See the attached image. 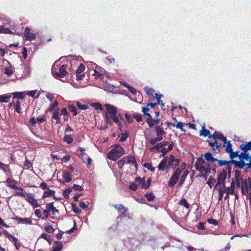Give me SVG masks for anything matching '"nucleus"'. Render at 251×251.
<instances>
[{
  "mask_svg": "<svg viewBox=\"0 0 251 251\" xmlns=\"http://www.w3.org/2000/svg\"><path fill=\"white\" fill-rule=\"evenodd\" d=\"M105 107L106 108V111L105 112L106 123L107 125L112 126L113 125V122L118 123V116L117 115V108L114 106L108 103L105 104Z\"/></svg>",
  "mask_w": 251,
  "mask_h": 251,
  "instance_id": "1",
  "label": "nucleus"
},
{
  "mask_svg": "<svg viewBox=\"0 0 251 251\" xmlns=\"http://www.w3.org/2000/svg\"><path fill=\"white\" fill-rule=\"evenodd\" d=\"M195 167L197 171L200 172L201 175L200 176H202L206 179L208 174L211 172V167L209 163H206L202 157H200L195 164Z\"/></svg>",
  "mask_w": 251,
  "mask_h": 251,
  "instance_id": "2",
  "label": "nucleus"
},
{
  "mask_svg": "<svg viewBox=\"0 0 251 251\" xmlns=\"http://www.w3.org/2000/svg\"><path fill=\"white\" fill-rule=\"evenodd\" d=\"M56 63L57 61L54 63L52 67L51 74L54 77L56 78L63 77L68 73L69 66L67 64L58 66Z\"/></svg>",
  "mask_w": 251,
  "mask_h": 251,
  "instance_id": "3",
  "label": "nucleus"
},
{
  "mask_svg": "<svg viewBox=\"0 0 251 251\" xmlns=\"http://www.w3.org/2000/svg\"><path fill=\"white\" fill-rule=\"evenodd\" d=\"M125 152L123 147L117 144L108 153L107 157L115 161L123 156L125 154Z\"/></svg>",
  "mask_w": 251,
  "mask_h": 251,
  "instance_id": "4",
  "label": "nucleus"
},
{
  "mask_svg": "<svg viewBox=\"0 0 251 251\" xmlns=\"http://www.w3.org/2000/svg\"><path fill=\"white\" fill-rule=\"evenodd\" d=\"M240 187L241 188L242 195H249L251 197V178L250 177L244 179Z\"/></svg>",
  "mask_w": 251,
  "mask_h": 251,
  "instance_id": "5",
  "label": "nucleus"
},
{
  "mask_svg": "<svg viewBox=\"0 0 251 251\" xmlns=\"http://www.w3.org/2000/svg\"><path fill=\"white\" fill-rule=\"evenodd\" d=\"M183 170V168H177L174 171L172 176L170 177L168 182V185L169 187H173L177 183Z\"/></svg>",
  "mask_w": 251,
  "mask_h": 251,
  "instance_id": "6",
  "label": "nucleus"
},
{
  "mask_svg": "<svg viewBox=\"0 0 251 251\" xmlns=\"http://www.w3.org/2000/svg\"><path fill=\"white\" fill-rule=\"evenodd\" d=\"M227 176V172L223 169L222 171L218 175L217 182L215 185V188L218 187H225V180Z\"/></svg>",
  "mask_w": 251,
  "mask_h": 251,
  "instance_id": "7",
  "label": "nucleus"
},
{
  "mask_svg": "<svg viewBox=\"0 0 251 251\" xmlns=\"http://www.w3.org/2000/svg\"><path fill=\"white\" fill-rule=\"evenodd\" d=\"M168 164L166 166L167 172H168L171 168L175 169V168L178 165L180 160L175 158L173 154H171L168 159Z\"/></svg>",
  "mask_w": 251,
  "mask_h": 251,
  "instance_id": "8",
  "label": "nucleus"
},
{
  "mask_svg": "<svg viewBox=\"0 0 251 251\" xmlns=\"http://www.w3.org/2000/svg\"><path fill=\"white\" fill-rule=\"evenodd\" d=\"M40 187L44 190H47L46 191H44L43 194L42 196V198L44 199L46 198H48L50 196H52L55 195V191L50 189L49 188L48 185L46 183L43 182H42L40 185Z\"/></svg>",
  "mask_w": 251,
  "mask_h": 251,
  "instance_id": "9",
  "label": "nucleus"
},
{
  "mask_svg": "<svg viewBox=\"0 0 251 251\" xmlns=\"http://www.w3.org/2000/svg\"><path fill=\"white\" fill-rule=\"evenodd\" d=\"M241 172L240 171L236 170L235 171L234 177L233 178L234 182L236 183V186L239 188L240 187L241 184L244 181V179L242 176H241Z\"/></svg>",
  "mask_w": 251,
  "mask_h": 251,
  "instance_id": "10",
  "label": "nucleus"
},
{
  "mask_svg": "<svg viewBox=\"0 0 251 251\" xmlns=\"http://www.w3.org/2000/svg\"><path fill=\"white\" fill-rule=\"evenodd\" d=\"M24 37L26 40L32 41L36 39V34L31 32L29 27H25L24 31Z\"/></svg>",
  "mask_w": 251,
  "mask_h": 251,
  "instance_id": "11",
  "label": "nucleus"
},
{
  "mask_svg": "<svg viewBox=\"0 0 251 251\" xmlns=\"http://www.w3.org/2000/svg\"><path fill=\"white\" fill-rule=\"evenodd\" d=\"M85 69V66L82 63H81L76 69L75 72L76 74V79L78 80L82 79V77L85 76L84 74L81 75L84 71Z\"/></svg>",
  "mask_w": 251,
  "mask_h": 251,
  "instance_id": "12",
  "label": "nucleus"
},
{
  "mask_svg": "<svg viewBox=\"0 0 251 251\" xmlns=\"http://www.w3.org/2000/svg\"><path fill=\"white\" fill-rule=\"evenodd\" d=\"M169 142L168 141H162L160 143H157L155 146L150 148L149 150L151 152L155 151H158L159 149L162 148L164 146H166L168 144Z\"/></svg>",
  "mask_w": 251,
  "mask_h": 251,
  "instance_id": "13",
  "label": "nucleus"
},
{
  "mask_svg": "<svg viewBox=\"0 0 251 251\" xmlns=\"http://www.w3.org/2000/svg\"><path fill=\"white\" fill-rule=\"evenodd\" d=\"M206 142H208L209 145L212 147V150L216 151V153H219L220 151L221 145H219L217 140H215L214 142H212L208 140H207Z\"/></svg>",
  "mask_w": 251,
  "mask_h": 251,
  "instance_id": "14",
  "label": "nucleus"
},
{
  "mask_svg": "<svg viewBox=\"0 0 251 251\" xmlns=\"http://www.w3.org/2000/svg\"><path fill=\"white\" fill-rule=\"evenodd\" d=\"M124 157L128 164L133 165L136 169H137L138 164L136 158L133 155H129Z\"/></svg>",
  "mask_w": 251,
  "mask_h": 251,
  "instance_id": "15",
  "label": "nucleus"
},
{
  "mask_svg": "<svg viewBox=\"0 0 251 251\" xmlns=\"http://www.w3.org/2000/svg\"><path fill=\"white\" fill-rule=\"evenodd\" d=\"M13 219L17 222L18 224L23 223L25 224L31 225L32 224V220L30 218H23L18 216L14 218Z\"/></svg>",
  "mask_w": 251,
  "mask_h": 251,
  "instance_id": "16",
  "label": "nucleus"
},
{
  "mask_svg": "<svg viewBox=\"0 0 251 251\" xmlns=\"http://www.w3.org/2000/svg\"><path fill=\"white\" fill-rule=\"evenodd\" d=\"M146 122L148 124L150 128L152 127L154 125H157L160 123V120L159 119L156 118L155 120H153L152 118V117L150 118H148L146 120Z\"/></svg>",
  "mask_w": 251,
  "mask_h": 251,
  "instance_id": "17",
  "label": "nucleus"
},
{
  "mask_svg": "<svg viewBox=\"0 0 251 251\" xmlns=\"http://www.w3.org/2000/svg\"><path fill=\"white\" fill-rule=\"evenodd\" d=\"M48 212H51L52 215H54L55 213H58L59 211L57 210L53 205V202H50L47 204L46 209Z\"/></svg>",
  "mask_w": 251,
  "mask_h": 251,
  "instance_id": "18",
  "label": "nucleus"
},
{
  "mask_svg": "<svg viewBox=\"0 0 251 251\" xmlns=\"http://www.w3.org/2000/svg\"><path fill=\"white\" fill-rule=\"evenodd\" d=\"M27 197L28 199H26V201L31 204L34 207H39V205L38 204L37 200L35 199L34 198L30 195H27Z\"/></svg>",
  "mask_w": 251,
  "mask_h": 251,
  "instance_id": "19",
  "label": "nucleus"
},
{
  "mask_svg": "<svg viewBox=\"0 0 251 251\" xmlns=\"http://www.w3.org/2000/svg\"><path fill=\"white\" fill-rule=\"evenodd\" d=\"M168 162V157L165 156L164 158L161 161L160 163L158 166V169L159 171H164L166 168V164Z\"/></svg>",
  "mask_w": 251,
  "mask_h": 251,
  "instance_id": "20",
  "label": "nucleus"
},
{
  "mask_svg": "<svg viewBox=\"0 0 251 251\" xmlns=\"http://www.w3.org/2000/svg\"><path fill=\"white\" fill-rule=\"evenodd\" d=\"M154 130L157 137H159L160 139L162 140V135L165 134V132L163 130V128H161L160 126H157L154 127Z\"/></svg>",
  "mask_w": 251,
  "mask_h": 251,
  "instance_id": "21",
  "label": "nucleus"
},
{
  "mask_svg": "<svg viewBox=\"0 0 251 251\" xmlns=\"http://www.w3.org/2000/svg\"><path fill=\"white\" fill-rule=\"evenodd\" d=\"M240 149L244 152H249V151H251V141L245 144H241L240 145Z\"/></svg>",
  "mask_w": 251,
  "mask_h": 251,
  "instance_id": "22",
  "label": "nucleus"
},
{
  "mask_svg": "<svg viewBox=\"0 0 251 251\" xmlns=\"http://www.w3.org/2000/svg\"><path fill=\"white\" fill-rule=\"evenodd\" d=\"M6 182L8 183V186L12 188V189H14V188H17V186H18V183L17 181L10 178H8L7 179H6Z\"/></svg>",
  "mask_w": 251,
  "mask_h": 251,
  "instance_id": "23",
  "label": "nucleus"
},
{
  "mask_svg": "<svg viewBox=\"0 0 251 251\" xmlns=\"http://www.w3.org/2000/svg\"><path fill=\"white\" fill-rule=\"evenodd\" d=\"M62 177L66 183L70 182L72 179L70 173L67 171H64L63 172Z\"/></svg>",
  "mask_w": 251,
  "mask_h": 251,
  "instance_id": "24",
  "label": "nucleus"
},
{
  "mask_svg": "<svg viewBox=\"0 0 251 251\" xmlns=\"http://www.w3.org/2000/svg\"><path fill=\"white\" fill-rule=\"evenodd\" d=\"M52 118L56 120V124H61L60 120L59 118V108H56L53 113Z\"/></svg>",
  "mask_w": 251,
  "mask_h": 251,
  "instance_id": "25",
  "label": "nucleus"
},
{
  "mask_svg": "<svg viewBox=\"0 0 251 251\" xmlns=\"http://www.w3.org/2000/svg\"><path fill=\"white\" fill-rule=\"evenodd\" d=\"M103 89L105 91L112 92L114 90V87L113 85L105 82L103 84Z\"/></svg>",
  "mask_w": 251,
  "mask_h": 251,
  "instance_id": "26",
  "label": "nucleus"
},
{
  "mask_svg": "<svg viewBox=\"0 0 251 251\" xmlns=\"http://www.w3.org/2000/svg\"><path fill=\"white\" fill-rule=\"evenodd\" d=\"M204 156L205 160L207 161L214 162L215 161H216V160H217V158H215L213 157L212 153L210 152L205 153L204 154Z\"/></svg>",
  "mask_w": 251,
  "mask_h": 251,
  "instance_id": "27",
  "label": "nucleus"
},
{
  "mask_svg": "<svg viewBox=\"0 0 251 251\" xmlns=\"http://www.w3.org/2000/svg\"><path fill=\"white\" fill-rule=\"evenodd\" d=\"M15 189H17L18 191L14 192V196H19L22 197H24L25 196V194L23 192L24 189L22 187L17 186V188Z\"/></svg>",
  "mask_w": 251,
  "mask_h": 251,
  "instance_id": "28",
  "label": "nucleus"
},
{
  "mask_svg": "<svg viewBox=\"0 0 251 251\" xmlns=\"http://www.w3.org/2000/svg\"><path fill=\"white\" fill-rule=\"evenodd\" d=\"M13 99H17L19 100H23L25 95L24 92H14L12 94Z\"/></svg>",
  "mask_w": 251,
  "mask_h": 251,
  "instance_id": "29",
  "label": "nucleus"
},
{
  "mask_svg": "<svg viewBox=\"0 0 251 251\" xmlns=\"http://www.w3.org/2000/svg\"><path fill=\"white\" fill-rule=\"evenodd\" d=\"M219 190V198L218 201H220L222 200L223 198L224 193L226 192V188L225 187H218L217 188Z\"/></svg>",
  "mask_w": 251,
  "mask_h": 251,
  "instance_id": "30",
  "label": "nucleus"
},
{
  "mask_svg": "<svg viewBox=\"0 0 251 251\" xmlns=\"http://www.w3.org/2000/svg\"><path fill=\"white\" fill-rule=\"evenodd\" d=\"M114 207L119 211L123 210V211L121 212L122 215H125V213H126L128 210L127 208H126L122 204H115L114 205Z\"/></svg>",
  "mask_w": 251,
  "mask_h": 251,
  "instance_id": "31",
  "label": "nucleus"
},
{
  "mask_svg": "<svg viewBox=\"0 0 251 251\" xmlns=\"http://www.w3.org/2000/svg\"><path fill=\"white\" fill-rule=\"evenodd\" d=\"M200 135L204 137H208L209 138L211 137V134L209 130L205 128L204 126H203L202 129L201 130Z\"/></svg>",
  "mask_w": 251,
  "mask_h": 251,
  "instance_id": "32",
  "label": "nucleus"
},
{
  "mask_svg": "<svg viewBox=\"0 0 251 251\" xmlns=\"http://www.w3.org/2000/svg\"><path fill=\"white\" fill-rule=\"evenodd\" d=\"M60 115L63 116L64 121H67L69 119V113L66 107L62 109L61 110Z\"/></svg>",
  "mask_w": 251,
  "mask_h": 251,
  "instance_id": "33",
  "label": "nucleus"
},
{
  "mask_svg": "<svg viewBox=\"0 0 251 251\" xmlns=\"http://www.w3.org/2000/svg\"><path fill=\"white\" fill-rule=\"evenodd\" d=\"M188 171L186 170L183 172V174L181 176L179 180L178 184L179 186L182 185L184 183L185 178L187 177V176H188Z\"/></svg>",
  "mask_w": 251,
  "mask_h": 251,
  "instance_id": "34",
  "label": "nucleus"
},
{
  "mask_svg": "<svg viewBox=\"0 0 251 251\" xmlns=\"http://www.w3.org/2000/svg\"><path fill=\"white\" fill-rule=\"evenodd\" d=\"M162 96H163V95L162 94L160 95V94H157V93L155 94V97H156V99L157 100V102H156V103H157V104L160 105L161 108L162 109H163V107L164 106L165 104L160 100L161 97Z\"/></svg>",
  "mask_w": 251,
  "mask_h": 251,
  "instance_id": "35",
  "label": "nucleus"
},
{
  "mask_svg": "<svg viewBox=\"0 0 251 251\" xmlns=\"http://www.w3.org/2000/svg\"><path fill=\"white\" fill-rule=\"evenodd\" d=\"M178 204L181 206H183L186 209H189L190 207L189 204L188 203L187 200L185 198H182L179 201Z\"/></svg>",
  "mask_w": 251,
  "mask_h": 251,
  "instance_id": "36",
  "label": "nucleus"
},
{
  "mask_svg": "<svg viewBox=\"0 0 251 251\" xmlns=\"http://www.w3.org/2000/svg\"><path fill=\"white\" fill-rule=\"evenodd\" d=\"M63 141L71 144L74 141V139L71 135L65 134L63 138Z\"/></svg>",
  "mask_w": 251,
  "mask_h": 251,
  "instance_id": "37",
  "label": "nucleus"
},
{
  "mask_svg": "<svg viewBox=\"0 0 251 251\" xmlns=\"http://www.w3.org/2000/svg\"><path fill=\"white\" fill-rule=\"evenodd\" d=\"M13 107L15 108V111L20 114L21 112V103L19 100H17L15 104H13Z\"/></svg>",
  "mask_w": 251,
  "mask_h": 251,
  "instance_id": "38",
  "label": "nucleus"
},
{
  "mask_svg": "<svg viewBox=\"0 0 251 251\" xmlns=\"http://www.w3.org/2000/svg\"><path fill=\"white\" fill-rule=\"evenodd\" d=\"M10 241H11L14 244L17 250L19 249V248L21 247V245L18 242V239L16 237L12 236V237L11 238V240Z\"/></svg>",
  "mask_w": 251,
  "mask_h": 251,
  "instance_id": "39",
  "label": "nucleus"
},
{
  "mask_svg": "<svg viewBox=\"0 0 251 251\" xmlns=\"http://www.w3.org/2000/svg\"><path fill=\"white\" fill-rule=\"evenodd\" d=\"M144 196L149 201H152L155 199V196L152 192L146 193Z\"/></svg>",
  "mask_w": 251,
  "mask_h": 251,
  "instance_id": "40",
  "label": "nucleus"
},
{
  "mask_svg": "<svg viewBox=\"0 0 251 251\" xmlns=\"http://www.w3.org/2000/svg\"><path fill=\"white\" fill-rule=\"evenodd\" d=\"M72 191V188H68L66 189L63 192V196L66 199H69V194Z\"/></svg>",
  "mask_w": 251,
  "mask_h": 251,
  "instance_id": "41",
  "label": "nucleus"
},
{
  "mask_svg": "<svg viewBox=\"0 0 251 251\" xmlns=\"http://www.w3.org/2000/svg\"><path fill=\"white\" fill-rule=\"evenodd\" d=\"M72 210L74 212L77 214H80L81 210L78 208V207L74 203L71 204Z\"/></svg>",
  "mask_w": 251,
  "mask_h": 251,
  "instance_id": "42",
  "label": "nucleus"
},
{
  "mask_svg": "<svg viewBox=\"0 0 251 251\" xmlns=\"http://www.w3.org/2000/svg\"><path fill=\"white\" fill-rule=\"evenodd\" d=\"M0 33L12 34V31L8 28H5L3 26H0Z\"/></svg>",
  "mask_w": 251,
  "mask_h": 251,
  "instance_id": "43",
  "label": "nucleus"
},
{
  "mask_svg": "<svg viewBox=\"0 0 251 251\" xmlns=\"http://www.w3.org/2000/svg\"><path fill=\"white\" fill-rule=\"evenodd\" d=\"M0 169L2 170L4 173L10 172L8 165L1 162H0Z\"/></svg>",
  "mask_w": 251,
  "mask_h": 251,
  "instance_id": "44",
  "label": "nucleus"
},
{
  "mask_svg": "<svg viewBox=\"0 0 251 251\" xmlns=\"http://www.w3.org/2000/svg\"><path fill=\"white\" fill-rule=\"evenodd\" d=\"M223 135V134L217 131H215L213 134H211V137L213 138L215 140H217V139L221 140Z\"/></svg>",
  "mask_w": 251,
  "mask_h": 251,
  "instance_id": "45",
  "label": "nucleus"
},
{
  "mask_svg": "<svg viewBox=\"0 0 251 251\" xmlns=\"http://www.w3.org/2000/svg\"><path fill=\"white\" fill-rule=\"evenodd\" d=\"M68 109L73 113V116H75L77 115V108L75 105H69L68 106Z\"/></svg>",
  "mask_w": 251,
  "mask_h": 251,
  "instance_id": "46",
  "label": "nucleus"
},
{
  "mask_svg": "<svg viewBox=\"0 0 251 251\" xmlns=\"http://www.w3.org/2000/svg\"><path fill=\"white\" fill-rule=\"evenodd\" d=\"M129 136V134L127 131H126L125 133H122L121 134L120 141L121 142L125 141Z\"/></svg>",
  "mask_w": 251,
  "mask_h": 251,
  "instance_id": "47",
  "label": "nucleus"
},
{
  "mask_svg": "<svg viewBox=\"0 0 251 251\" xmlns=\"http://www.w3.org/2000/svg\"><path fill=\"white\" fill-rule=\"evenodd\" d=\"M151 185V178H149L147 180V182L145 181V179H144L143 182H142V184H141V188L147 189Z\"/></svg>",
  "mask_w": 251,
  "mask_h": 251,
  "instance_id": "48",
  "label": "nucleus"
},
{
  "mask_svg": "<svg viewBox=\"0 0 251 251\" xmlns=\"http://www.w3.org/2000/svg\"><path fill=\"white\" fill-rule=\"evenodd\" d=\"M235 185L236 183L234 182V180L233 179H232L230 186L227 187V188H229L230 190H231L230 195H233L234 194Z\"/></svg>",
  "mask_w": 251,
  "mask_h": 251,
  "instance_id": "49",
  "label": "nucleus"
},
{
  "mask_svg": "<svg viewBox=\"0 0 251 251\" xmlns=\"http://www.w3.org/2000/svg\"><path fill=\"white\" fill-rule=\"evenodd\" d=\"M126 163V160L125 158L123 157V158L121 159L117 162V164L118 168L120 169H123V167L124 166Z\"/></svg>",
  "mask_w": 251,
  "mask_h": 251,
  "instance_id": "50",
  "label": "nucleus"
},
{
  "mask_svg": "<svg viewBox=\"0 0 251 251\" xmlns=\"http://www.w3.org/2000/svg\"><path fill=\"white\" fill-rule=\"evenodd\" d=\"M94 75L95 76V78L97 79H100L102 80L104 78L103 75L96 70L94 71Z\"/></svg>",
  "mask_w": 251,
  "mask_h": 251,
  "instance_id": "51",
  "label": "nucleus"
},
{
  "mask_svg": "<svg viewBox=\"0 0 251 251\" xmlns=\"http://www.w3.org/2000/svg\"><path fill=\"white\" fill-rule=\"evenodd\" d=\"M91 106L94 107V108L95 110H101L102 108L101 104L100 103H98V102L92 103L91 104Z\"/></svg>",
  "mask_w": 251,
  "mask_h": 251,
  "instance_id": "52",
  "label": "nucleus"
},
{
  "mask_svg": "<svg viewBox=\"0 0 251 251\" xmlns=\"http://www.w3.org/2000/svg\"><path fill=\"white\" fill-rule=\"evenodd\" d=\"M239 151H233L230 152L228 155L229 156L231 160H234L233 159L235 158L236 157L239 156Z\"/></svg>",
  "mask_w": 251,
  "mask_h": 251,
  "instance_id": "53",
  "label": "nucleus"
},
{
  "mask_svg": "<svg viewBox=\"0 0 251 251\" xmlns=\"http://www.w3.org/2000/svg\"><path fill=\"white\" fill-rule=\"evenodd\" d=\"M11 98V96H4V95H1L0 96V101L2 102H7Z\"/></svg>",
  "mask_w": 251,
  "mask_h": 251,
  "instance_id": "54",
  "label": "nucleus"
},
{
  "mask_svg": "<svg viewBox=\"0 0 251 251\" xmlns=\"http://www.w3.org/2000/svg\"><path fill=\"white\" fill-rule=\"evenodd\" d=\"M56 243L57 244V246L53 247L52 251H60L63 248V245L60 242H57Z\"/></svg>",
  "mask_w": 251,
  "mask_h": 251,
  "instance_id": "55",
  "label": "nucleus"
},
{
  "mask_svg": "<svg viewBox=\"0 0 251 251\" xmlns=\"http://www.w3.org/2000/svg\"><path fill=\"white\" fill-rule=\"evenodd\" d=\"M230 163L234 164L235 168L240 169H243L238 161H236L235 160H230Z\"/></svg>",
  "mask_w": 251,
  "mask_h": 251,
  "instance_id": "56",
  "label": "nucleus"
},
{
  "mask_svg": "<svg viewBox=\"0 0 251 251\" xmlns=\"http://www.w3.org/2000/svg\"><path fill=\"white\" fill-rule=\"evenodd\" d=\"M216 161L218 162L219 166H223L224 165H228L230 163V160L229 161H226V160H219V159H217V160H216Z\"/></svg>",
  "mask_w": 251,
  "mask_h": 251,
  "instance_id": "57",
  "label": "nucleus"
},
{
  "mask_svg": "<svg viewBox=\"0 0 251 251\" xmlns=\"http://www.w3.org/2000/svg\"><path fill=\"white\" fill-rule=\"evenodd\" d=\"M76 104L79 109L80 110H86L89 108V106L87 104H83L79 101L77 102Z\"/></svg>",
  "mask_w": 251,
  "mask_h": 251,
  "instance_id": "58",
  "label": "nucleus"
},
{
  "mask_svg": "<svg viewBox=\"0 0 251 251\" xmlns=\"http://www.w3.org/2000/svg\"><path fill=\"white\" fill-rule=\"evenodd\" d=\"M144 167L148 170H150L151 172H154L155 171V168L152 167V165L149 163H145L143 165Z\"/></svg>",
  "mask_w": 251,
  "mask_h": 251,
  "instance_id": "59",
  "label": "nucleus"
},
{
  "mask_svg": "<svg viewBox=\"0 0 251 251\" xmlns=\"http://www.w3.org/2000/svg\"><path fill=\"white\" fill-rule=\"evenodd\" d=\"M149 111V106L147 105L146 107H142V112L146 115L148 116V118L151 117V115L148 112Z\"/></svg>",
  "mask_w": 251,
  "mask_h": 251,
  "instance_id": "60",
  "label": "nucleus"
},
{
  "mask_svg": "<svg viewBox=\"0 0 251 251\" xmlns=\"http://www.w3.org/2000/svg\"><path fill=\"white\" fill-rule=\"evenodd\" d=\"M226 145V147L225 149V151L226 153L229 154L230 152H231L233 151L232 149V145L231 144L230 141H228Z\"/></svg>",
  "mask_w": 251,
  "mask_h": 251,
  "instance_id": "61",
  "label": "nucleus"
},
{
  "mask_svg": "<svg viewBox=\"0 0 251 251\" xmlns=\"http://www.w3.org/2000/svg\"><path fill=\"white\" fill-rule=\"evenodd\" d=\"M184 125L185 124L182 122H178L176 126V128H179L181 131L185 132V129L184 128Z\"/></svg>",
  "mask_w": 251,
  "mask_h": 251,
  "instance_id": "62",
  "label": "nucleus"
},
{
  "mask_svg": "<svg viewBox=\"0 0 251 251\" xmlns=\"http://www.w3.org/2000/svg\"><path fill=\"white\" fill-rule=\"evenodd\" d=\"M13 73V71L12 70V69L10 67L5 68L4 69V74L7 75V76H11Z\"/></svg>",
  "mask_w": 251,
  "mask_h": 251,
  "instance_id": "63",
  "label": "nucleus"
},
{
  "mask_svg": "<svg viewBox=\"0 0 251 251\" xmlns=\"http://www.w3.org/2000/svg\"><path fill=\"white\" fill-rule=\"evenodd\" d=\"M215 181V179H214V178L213 176H210L208 178L207 183L209 185L210 188H211L212 186L214 184Z\"/></svg>",
  "mask_w": 251,
  "mask_h": 251,
  "instance_id": "64",
  "label": "nucleus"
}]
</instances>
